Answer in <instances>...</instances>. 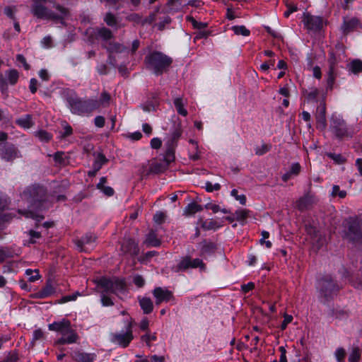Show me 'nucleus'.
Segmentation results:
<instances>
[{
	"label": "nucleus",
	"mask_w": 362,
	"mask_h": 362,
	"mask_svg": "<svg viewBox=\"0 0 362 362\" xmlns=\"http://www.w3.org/2000/svg\"><path fill=\"white\" fill-rule=\"evenodd\" d=\"M173 63V59L159 51L149 52L144 58L146 68L156 76L167 72Z\"/></svg>",
	"instance_id": "1"
},
{
	"label": "nucleus",
	"mask_w": 362,
	"mask_h": 362,
	"mask_svg": "<svg viewBox=\"0 0 362 362\" xmlns=\"http://www.w3.org/2000/svg\"><path fill=\"white\" fill-rule=\"evenodd\" d=\"M41 2L42 1H34V4L31 6L32 13L37 18L51 21H62L69 15L68 9L59 4L54 5V8L59 12V13H55L42 4Z\"/></svg>",
	"instance_id": "2"
},
{
	"label": "nucleus",
	"mask_w": 362,
	"mask_h": 362,
	"mask_svg": "<svg viewBox=\"0 0 362 362\" xmlns=\"http://www.w3.org/2000/svg\"><path fill=\"white\" fill-rule=\"evenodd\" d=\"M69 107L73 114L78 115H89L96 110L98 103L95 99H82L76 94H71L66 98Z\"/></svg>",
	"instance_id": "3"
},
{
	"label": "nucleus",
	"mask_w": 362,
	"mask_h": 362,
	"mask_svg": "<svg viewBox=\"0 0 362 362\" xmlns=\"http://www.w3.org/2000/svg\"><path fill=\"white\" fill-rule=\"evenodd\" d=\"M49 329L62 334V337L57 339L56 344H70L76 343L79 337L76 331L71 328V322L68 320L54 322L49 325Z\"/></svg>",
	"instance_id": "4"
},
{
	"label": "nucleus",
	"mask_w": 362,
	"mask_h": 362,
	"mask_svg": "<svg viewBox=\"0 0 362 362\" xmlns=\"http://www.w3.org/2000/svg\"><path fill=\"white\" fill-rule=\"evenodd\" d=\"M345 48L342 44H337L335 49L329 54V71L327 80V87L332 88L336 77L338 75V64L344 59Z\"/></svg>",
	"instance_id": "5"
},
{
	"label": "nucleus",
	"mask_w": 362,
	"mask_h": 362,
	"mask_svg": "<svg viewBox=\"0 0 362 362\" xmlns=\"http://www.w3.org/2000/svg\"><path fill=\"white\" fill-rule=\"evenodd\" d=\"M97 286L100 290V293H114L115 295L124 293L126 289L124 281L116 277H102L97 281Z\"/></svg>",
	"instance_id": "6"
},
{
	"label": "nucleus",
	"mask_w": 362,
	"mask_h": 362,
	"mask_svg": "<svg viewBox=\"0 0 362 362\" xmlns=\"http://www.w3.org/2000/svg\"><path fill=\"white\" fill-rule=\"evenodd\" d=\"M346 238L352 243L362 240V220L358 218H351L348 221V230L346 233Z\"/></svg>",
	"instance_id": "7"
},
{
	"label": "nucleus",
	"mask_w": 362,
	"mask_h": 362,
	"mask_svg": "<svg viewBox=\"0 0 362 362\" xmlns=\"http://www.w3.org/2000/svg\"><path fill=\"white\" fill-rule=\"evenodd\" d=\"M182 133V130L181 127V124H175L173 132L165 142V146L167 147L165 153H167L169 155L170 160H174L175 159V148L177 146L178 139L180 138Z\"/></svg>",
	"instance_id": "8"
},
{
	"label": "nucleus",
	"mask_w": 362,
	"mask_h": 362,
	"mask_svg": "<svg viewBox=\"0 0 362 362\" xmlns=\"http://www.w3.org/2000/svg\"><path fill=\"white\" fill-rule=\"evenodd\" d=\"M318 284L321 294L326 298L332 296L340 289L339 286L329 275L325 276L319 281Z\"/></svg>",
	"instance_id": "9"
},
{
	"label": "nucleus",
	"mask_w": 362,
	"mask_h": 362,
	"mask_svg": "<svg viewBox=\"0 0 362 362\" xmlns=\"http://www.w3.org/2000/svg\"><path fill=\"white\" fill-rule=\"evenodd\" d=\"M133 338L132 321L129 322L127 325L125 332L111 334V341L122 347L128 346Z\"/></svg>",
	"instance_id": "10"
},
{
	"label": "nucleus",
	"mask_w": 362,
	"mask_h": 362,
	"mask_svg": "<svg viewBox=\"0 0 362 362\" xmlns=\"http://www.w3.org/2000/svg\"><path fill=\"white\" fill-rule=\"evenodd\" d=\"M45 190L42 187H30L25 189L21 194L23 199L30 204V206H35L42 200Z\"/></svg>",
	"instance_id": "11"
},
{
	"label": "nucleus",
	"mask_w": 362,
	"mask_h": 362,
	"mask_svg": "<svg viewBox=\"0 0 362 362\" xmlns=\"http://www.w3.org/2000/svg\"><path fill=\"white\" fill-rule=\"evenodd\" d=\"M331 128L336 136L342 139L344 137L352 136L354 130L346 125V122L341 119H334L332 120Z\"/></svg>",
	"instance_id": "12"
},
{
	"label": "nucleus",
	"mask_w": 362,
	"mask_h": 362,
	"mask_svg": "<svg viewBox=\"0 0 362 362\" xmlns=\"http://www.w3.org/2000/svg\"><path fill=\"white\" fill-rule=\"evenodd\" d=\"M0 157L6 161H13L18 157V151L12 144H4L0 146Z\"/></svg>",
	"instance_id": "13"
},
{
	"label": "nucleus",
	"mask_w": 362,
	"mask_h": 362,
	"mask_svg": "<svg viewBox=\"0 0 362 362\" xmlns=\"http://www.w3.org/2000/svg\"><path fill=\"white\" fill-rule=\"evenodd\" d=\"M303 22L305 27L309 30L317 31L322 28L323 21L321 17L304 13Z\"/></svg>",
	"instance_id": "14"
},
{
	"label": "nucleus",
	"mask_w": 362,
	"mask_h": 362,
	"mask_svg": "<svg viewBox=\"0 0 362 362\" xmlns=\"http://www.w3.org/2000/svg\"><path fill=\"white\" fill-rule=\"evenodd\" d=\"M97 237L91 233H87L81 238L75 240V244L81 252H86L89 248L93 247Z\"/></svg>",
	"instance_id": "15"
},
{
	"label": "nucleus",
	"mask_w": 362,
	"mask_h": 362,
	"mask_svg": "<svg viewBox=\"0 0 362 362\" xmlns=\"http://www.w3.org/2000/svg\"><path fill=\"white\" fill-rule=\"evenodd\" d=\"M153 295L156 298V303L157 305L160 304L163 301L168 302L174 300L172 291L161 287L155 288L153 291Z\"/></svg>",
	"instance_id": "16"
},
{
	"label": "nucleus",
	"mask_w": 362,
	"mask_h": 362,
	"mask_svg": "<svg viewBox=\"0 0 362 362\" xmlns=\"http://www.w3.org/2000/svg\"><path fill=\"white\" fill-rule=\"evenodd\" d=\"M326 106L325 102H321L320 104L317 106L316 110V122H317V128L320 130H324L327 126L326 121Z\"/></svg>",
	"instance_id": "17"
},
{
	"label": "nucleus",
	"mask_w": 362,
	"mask_h": 362,
	"mask_svg": "<svg viewBox=\"0 0 362 362\" xmlns=\"http://www.w3.org/2000/svg\"><path fill=\"white\" fill-rule=\"evenodd\" d=\"M173 160H169V155L165 153L164 159L163 160H156L152 161L150 166V172L153 173H160L164 172L168 167L169 164Z\"/></svg>",
	"instance_id": "18"
},
{
	"label": "nucleus",
	"mask_w": 362,
	"mask_h": 362,
	"mask_svg": "<svg viewBox=\"0 0 362 362\" xmlns=\"http://www.w3.org/2000/svg\"><path fill=\"white\" fill-rule=\"evenodd\" d=\"M6 78H4L2 74H0V86L3 88L7 83L15 85L19 78V73L16 69H10L5 72Z\"/></svg>",
	"instance_id": "19"
},
{
	"label": "nucleus",
	"mask_w": 362,
	"mask_h": 362,
	"mask_svg": "<svg viewBox=\"0 0 362 362\" xmlns=\"http://www.w3.org/2000/svg\"><path fill=\"white\" fill-rule=\"evenodd\" d=\"M121 250L123 253L129 254L132 257L136 256L139 252L138 245L132 239L124 240L121 245Z\"/></svg>",
	"instance_id": "20"
},
{
	"label": "nucleus",
	"mask_w": 362,
	"mask_h": 362,
	"mask_svg": "<svg viewBox=\"0 0 362 362\" xmlns=\"http://www.w3.org/2000/svg\"><path fill=\"white\" fill-rule=\"evenodd\" d=\"M314 203V198L310 194L300 197L296 204V207L300 211L308 209Z\"/></svg>",
	"instance_id": "21"
},
{
	"label": "nucleus",
	"mask_w": 362,
	"mask_h": 362,
	"mask_svg": "<svg viewBox=\"0 0 362 362\" xmlns=\"http://www.w3.org/2000/svg\"><path fill=\"white\" fill-rule=\"evenodd\" d=\"M358 26V21L356 18L344 19L341 30L344 35H347L357 29Z\"/></svg>",
	"instance_id": "22"
},
{
	"label": "nucleus",
	"mask_w": 362,
	"mask_h": 362,
	"mask_svg": "<svg viewBox=\"0 0 362 362\" xmlns=\"http://www.w3.org/2000/svg\"><path fill=\"white\" fill-rule=\"evenodd\" d=\"M139 305L144 314H149L153 310V303L150 298L138 297Z\"/></svg>",
	"instance_id": "23"
},
{
	"label": "nucleus",
	"mask_w": 362,
	"mask_h": 362,
	"mask_svg": "<svg viewBox=\"0 0 362 362\" xmlns=\"http://www.w3.org/2000/svg\"><path fill=\"white\" fill-rule=\"evenodd\" d=\"M300 170L301 167L299 163H292L289 170L282 175V180L284 182H287L291 177L297 176L300 173Z\"/></svg>",
	"instance_id": "24"
},
{
	"label": "nucleus",
	"mask_w": 362,
	"mask_h": 362,
	"mask_svg": "<svg viewBox=\"0 0 362 362\" xmlns=\"http://www.w3.org/2000/svg\"><path fill=\"white\" fill-rule=\"evenodd\" d=\"M74 358L77 362H93L95 355V354L76 351L74 354Z\"/></svg>",
	"instance_id": "25"
},
{
	"label": "nucleus",
	"mask_w": 362,
	"mask_h": 362,
	"mask_svg": "<svg viewBox=\"0 0 362 362\" xmlns=\"http://www.w3.org/2000/svg\"><path fill=\"white\" fill-rule=\"evenodd\" d=\"M54 293V288L49 281L46 283V285L36 293V297L38 298H46Z\"/></svg>",
	"instance_id": "26"
},
{
	"label": "nucleus",
	"mask_w": 362,
	"mask_h": 362,
	"mask_svg": "<svg viewBox=\"0 0 362 362\" xmlns=\"http://www.w3.org/2000/svg\"><path fill=\"white\" fill-rule=\"evenodd\" d=\"M107 51L110 52V59L111 60V54L114 53H122L126 52L127 48L119 43H110L107 47Z\"/></svg>",
	"instance_id": "27"
},
{
	"label": "nucleus",
	"mask_w": 362,
	"mask_h": 362,
	"mask_svg": "<svg viewBox=\"0 0 362 362\" xmlns=\"http://www.w3.org/2000/svg\"><path fill=\"white\" fill-rule=\"evenodd\" d=\"M111 100L110 95L106 92L103 91L102 92L100 100H96V103H98L96 107V110H98L100 107H107L110 105Z\"/></svg>",
	"instance_id": "28"
},
{
	"label": "nucleus",
	"mask_w": 362,
	"mask_h": 362,
	"mask_svg": "<svg viewBox=\"0 0 362 362\" xmlns=\"http://www.w3.org/2000/svg\"><path fill=\"white\" fill-rule=\"evenodd\" d=\"M190 257L186 256L183 257L177 265L173 268V270L175 272H180L181 271H185L189 268H190Z\"/></svg>",
	"instance_id": "29"
},
{
	"label": "nucleus",
	"mask_w": 362,
	"mask_h": 362,
	"mask_svg": "<svg viewBox=\"0 0 362 362\" xmlns=\"http://www.w3.org/2000/svg\"><path fill=\"white\" fill-rule=\"evenodd\" d=\"M202 210H203V208L201 205H199L195 202H192V203L189 204L185 208L184 214L186 216H192V215L196 214L197 212L201 211Z\"/></svg>",
	"instance_id": "30"
},
{
	"label": "nucleus",
	"mask_w": 362,
	"mask_h": 362,
	"mask_svg": "<svg viewBox=\"0 0 362 362\" xmlns=\"http://www.w3.org/2000/svg\"><path fill=\"white\" fill-rule=\"evenodd\" d=\"M201 245L202 247L200 252L202 255L214 253L216 248L214 243L206 240L202 242Z\"/></svg>",
	"instance_id": "31"
},
{
	"label": "nucleus",
	"mask_w": 362,
	"mask_h": 362,
	"mask_svg": "<svg viewBox=\"0 0 362 362\" xmlns=\"http://www.w3.org/2000/svg\"><path fill=\"white\" fill-rule=\"evenodd\" d=\"M146 243L153 247H158L161 244V241L157 238L156 233L153 230H151L146 239Z\"/></svg>",
	"instance_id": "32"
},
{
	"label": "nucleus",
	"mask_w": 362,
	"mask_h": 362,
	"mask_svg": "<svg viewBox=\"0 0 362 362\" xmlns=\"http://www.w3.org/2000/svg\"><path fill=\"white\" fill-rule=\"evenodd\" d=\"M16 123L25 129H29L33 124L31 116L29 115H26L25 116L16 119Z\"/></svg>",
	"instance_id": "33"
},
{
	"label": "nucleus",
	"mask_w": 362,
	"mask_h": 362,
	"mask_svg": "<svg viewBox=\"0 0 362 362\" xmlns=\"http://www.w3.org/2000/svg\"><path fill=\"white\" fill-rule=\"evenodd\" d=\"M303 95L305 99L310 101H314L319 95V90L316 88H311L309 90H303Z\"/></svg>",
	"instance_id": "34"
},
{
	"label": "nucleus",
	"mask_w": 362,
	"mask_h": 362,
	"mask_svg": "<svg viewBox=\"0 0 362 362\" xmlns=\"http://www.w3.org/2000/svg\"><path fill=\"white\" fill-rule=\"evenodd\" d=\"M201 226L202 228L205 230H214L221 226V225L214 220H207V221H202L201 220Z\"/></svg>",
	"instance_id": "35"
},
{
	"label": "nucleus",
	"mask_w": 362,
	"mask_h": 362,
	"mask_svg": "<svg viewBox=\"0 0 362 362\" xmlns=\"http://www.w3.org/2000/svg\"><path fill=\"white\" fill-rule=\"evenodd\" d=\"M153 100L147 101L145 104L142 105L141 107L145 112H151L156 110V107L158 106V101L156 96L153 97Z\"/></svg>",
	"instance_id": "36"
},
{
	"label": "nucleus",
	"mask_w": 362,
	"mask_h": 362,
	"mask_svg": "<svg viewBox=\"0 0 362 362\" xmlns=\"http://www.w3.org/2000/svg\"><path fill=\"white\" fill-rule=\"evenodd\" d=\"M174 105L178 114L185 117L187 115V111L184 107L182 99L181 98H177L174 100Z\"/></svg>",
	"instance_id": "37"
},
{
	"label": "nucleus",
	"mask_w": 362,
	"mask_h": 362,
	"mask_svg": "<svg viewBox=\"0 0 362 362\" xmlns=\"http://www.w3.org/2000/svg\"><path fill=\"white\" fill-rule=\"evenodd\" d=\"M349 70L354 74L362 72V61L360 59H354L349 64Z\"/></svg>",
	"instance_id": "38"
},
{
	"label": "nucleus",
	"mask_w": 362,
	"mask_h": 362,
	"mask_svg": "<svg viewBox=\"0 0 362 362\" xmlns=\"http://www.w3.org/2000/svg\"><path fill=\"white\" fill-rule=\"evenodd\" d=\"M107 160L103 154H98L95 161L93 164V168L95 170V172L100 170V169L107 162Z\"/></svg>",
	"instance_id": "39"
},
{
	"label": "nucleus",
	"mask_w": 362,
	"mask_h": 362,
	"mask_svg": "<svg viewBox=\"0 0 362 362\" xmlns=\"http://www.w3.org/2000/svg\"><path fill=\"white\" fill-rule=\"evenodd\" d=\"M158 20L160 21L157 24H156V26H157L158 30H164L165 28V25L170 24L171 22L170 18L165 13L163 14L162 16H160L158 18Z\"/></svg>",
	"instance_id": "40"
},
{
	"label": "nucleus",
	"mask_w": 362,
	"mask_h": 362,
	"mask_svg": "<svg viewBox=\"0 0 362 362\" xmlns=\"http://www.w3.org/2000/svg\"><path fill=\"white\" fill-rule=\"evenodd\" d=\"M35 135L42 142H48L52 138V135L45 130H39L35 132Z\"/></svg>",
	"instance_id": "41"
},
{
	"label": "nucleus",
	"mask_w": 362,
	"mask_h": 362,
	"mask_svg": "<svg viewBox=\"0 0 362 362\" xmlns=\"http://www.w3.org/2000/svg\"><path fill=\"white\" fill-rule=\"evenodd\" d=\"M18 211L20 214L23 215L25 217L31 218L33 219L36 220L37 221H40L41 220H42L44 218V216H40V215H37L30 210L19 209Z\"/></svg>",
	"instance_id": "42"
},
{
	"label": "nucleus",
	"mask_w": 362,
	"mask_h": 362,
	"mask_svg": "<svg viewBox=\"0 0 362 362\" xmlns=\"http://www.w3.org/2000/svg\"><path fill=\"white\" fill-rule=\"evenodd\" d=\"M25 274L28 276V280L30 282H34L40 278L38 269L33 270L30 269H28L25 270Z\"/></svg>",
	"instance_id": "43"
},
{
	"label": "nucleus",
	"mask_w": 362,
	"mask_h": 362,
	"mask_svg": "<svg viewBox=\"0 0 362 362\" xmlns=\"http://www.w3.org/2000/svg\"><path fill=\"white\" fill-rule=\"evenodd\" d=\"M361 356L360 349L358 347H354L349 356V361L358 362L361 358Z\"/></svg>",
	"instance_id": "44"
},
{
	"label": "nucleus",
	"mask_w": 362,
	"mask_h": 362,
	"mask_svg": "<svg viewBox=\"0 0 362 362\" xmlns=\"http://www.w3.org/2000/svg\"><path fill=\"white\" fill-rule=\"evenodd\" d=\"M190 268H200L201 270L204 271L206 269V265L203 261L199 258L192 259L190 257Z\"/></svg>",
	"instance_id": "45"
},
{
	"label": "nucleus",
	"mask_w": 362,
	"mask_h": 362,
	"mask_svg": "<svg viewBox=\"0 0 362 362\" xmlns=\"http://www.w3.org/2000/svg\"><path fill=\"white\" fill-rule=\"evenodd\" d=\"M232 30L236 35H241L243 36H248L250 33V30L244 25H235L232 27Z\"/></svg>",
	"instance_id": "46"
},
{
	"label": "nucleus",
	"mask_w": 362,
	"mask_h": 362,
	"mask_svg": "<svg viewBox=\"0 0 362 362\" xmlns=\"http://www.w3.org/2000/svg\"><path fill=\"white\" fill-rule=\"evenodd\" d=\"M98 35L104 40H110L112 37V31L106 28H103L99 30Z\"/></svg>",
	"instance_id": "47"
},
{
	"label": "nucleus",
	"mask_w": 362,
	"mask_h": 362,
	"mask_svg": "<svg viewBox=\"0 0 362 362\" xmlns=\"http://www.w3.org/2000/svg\"><path fill=\"white\" fill-rule=\"evenodd\" d=\"M159 8H156V11L151 13L149 14V16L148 17H146L144 20H143L142 21V24H146V23H148V24H151L152 23H153L154 21H156V20H158V18H156V16L159 13Z\"/></svg>",
	"instance_id": "48"
},
{
	"label": "nucleus",
	"mask_w": 362,
	"mask_h": 362,
	"mask_svg": "<svg viewBox=\"0 0 362 362\" xmlns=\"http://www.w3.org/2000/svg\"><path fill=\"white\" fill-rule=\"evenodd\" d=\"M101 303L103 306H111L114 305L112 298L108 296L109 293H100Z\"/></svg>",
	"instance_id": "49"
},
{
	"label": "nucleus",
	"mask_w": 362,
	"mask_h": 362,
	"mask_svg": "<svg viewBox=\"0 0 362 362\" xmlns=\"http://www.w3.org/2000/svg\"><path fill=\"white\" fill-rule=\"evenodd\" d=\"M104 21L109 26H114L117 24L116 17L111 13H106Z\"/></svg>",
	"instance_id": "50"
},
{
	"label": "nucleus",
	"mask_w": 362,
	"mask_h": 362,
	"mask_svg": "<svg viewBox=\"0 0 362 362\" xmlns=\"http://www.w3.org/2000/svg\"><path fill=\"white\" fill-rule=\"evenodd\" d=\"M11 257L12 252L8 248H0V263H2L6 259Z\"/></svg>",
	"instance_id": "51"
},
{
	"label": "nucleus",
	"mask_w": 362,
	"mask_h": 362,
	"mask_svg": "<svg viewBox=\"0 0 362 362\" xmlns=\"http://www.w3.org/2000/svg\"><path fill=\"white\" fill-rule=\"evenodd\" d=\"M249 211L246 209H240L235 211V218L238 221H244L248 216Z\"/></svg>",
	"instance_id": "52"
},
{
	"label": "nucleus",
	"mask_w": 362,
	"mask_h": 362,
	"mask_svg": "<svg viewBox=\"0 0 362 362\" xmlns=\"http://www.w3.org/2000/svg\"><path fill=\"white\" fill-rule=\"evenodd\" d=\"M187 20L192 23L194 28L198 29L205 28L206 27V24L202 22L197 21L193 17L187 16Z\"/></svg>",
	"instance_id": "53"
},
{
	"label": "nucleus",
	"mask_w": 362,
	"mask_h": 362,
	"mask_svg": "<svg viewBox=\"0 0 362 362\" xmlns=\"http://www.w3.org/2000/svg\"><path fill=\"white\" fill-rule=\"evenodd\" d=\"M271 146L267 144H262L261 146H257L255 148V153L258 156L264 155L270 150Z\"/></svg>",
	"instance_id": "54"
},
{
	"label": "nucleus",
	"mask_w": 362,
	"mask_h": 362,
	"mask_svg": "<svg viewBox=\"0 0 362 362\" xmlns=\"http://www.w3.org/2000/svg\"><path fill=\"white\" fill-rule=\"evenodd\" d=\"M327 155L338 164L344 163L345 162V158L341 154L328 153Z\"/></svg>",
	"instance_id": "55"
},
{
	"label": "nucleus",
	"mask_w": 362,
	"mask_h": 362,
	"mask_svg": "<svg viewBox=\"0 0 362 362\" xmlns=\"http://www.w3.org/2000/svg\"><path fill=\"white\" fill-rule=\"evenodd\" d=\"M332 194L333 197L339 196L340 198H344L346 196V192L344 190H340L338 185H334L332 188Z\"/></svg>",
	"instance_id": "56"
},
{
	"label": "nucleus",
	"mask_w": 362,
	"mask_h": 362,
	"mask_svg": "<svg viewBox=\"0 0 362 362\" xmlns=\"http://www.w3.org/2000/svg\"><path fill=\"white\" fill-rule=\"evenodd\" d=\"M231 195L235 197V199L240 202L242 205H245L246 203V197L244 194L238 195V190L234 189L231 191Z\"/></svg>",
	"instance_id": "57"
},
{
	"label": "nucleus",
	"mask_w": 362,
	"mask_h": 362,
	"mask_svg": "<svg viewBox=\"0 0 362 362\" xmlns=\"http://www.w3.org/2000/svg\"><path fill=\"white\" fill-rule=\"evenodd\" d=\"M80 293L78 292H76L72 295H68L63 296L60 300L59 303H64L71 300H75L78 296H79Z\"/></svg>",
	"instance_id": "58"
},
{
	"label": "nucleus",
	"mask_w": 362,
	"mask_h": 362,
	"mask_svg": "<svg viewBox=\"0 0 362 362\" xmlns=\"http://www.w3.org/2000/svg\"><path fill=\"white\" fill-rule=\"evenodd\" d=\"M16 60L22 64L23 68L25 69V70H29L30 66V65L28 64L27 61H26V59L25 58V57L22 54H17L16 55Z\"/></svg>",
	"instance_id": "59"
},
{
	"label": "nucleus",
	"mask_w": 362,
	"mask_h": 362,
	"mask_svg": "<svg viewBox=\"0 0 362 362\" xmlns=\"http://www.w3.org/2000/svg\"><path fill=\"white\" fill-rule=\"evenodd\" d=\"M156 339V336L155 334L146 333L141 337V340L145 341L148 346H150L151 341H155Z\"/></svg>",
	"instance_id": "60"
},
{
	"label": "nucleus",
	"mask_w": 362,
	"mask_h": 362,
	"mask_svg": "<svg viewBox=\"0 0 362 362\" xmlns=\"http://www.w3.org/2000/svg\"><path fill=\"white\" fill-rule=\"evenodd\" d=\"M133 282L138 288H141L145 284L144 279L140 275H136L134 276Z\"/></svg>",
	"instance_id": "61"
},
{
	"label": "nucleus",
	"mask_w": 362,
	"mask_h": 362,
	"mask_svg": "<svg viewBox=\"0 0 362 362\" xmlns=\"http://www.w3.org/2000/svg\"><path fill=\"white\" fill-rule=\"evenodd\" d=\"M346 356V351L343 348H338L335 351V356L338 361H344Z\"/></svg>",
	"instance_id": "62"
},
{
	"label": "nucleus",
	"mask_w": 362,
	"mask_h": 362,
	"mask_svg": "<svg viewBox=\"0 0 362 362\" xmlns=\"http://www.w3.org/2000/svg\"><path fill=\"white\" fill-rule=\"evenodd\" d=\"M18 360V354L15 352H9L4 358V362H16Z\"/></svg>",
	"instance_id": "63"
},
{
	"label": "nucleus",
	"mask_w": 362,
	"mask_h": 362,
	"mask_svg": "<svg viewBox=\"0 0 362 362\" xmlns=\"http://www.w3.org/2000/svg\"><path fill=\"white\" fill-rule=\"evenodd\" d=\"M165 214L163 213V212H157L154 216H153V221L156 223H158V224H160L162 223L165 218Z\"/></svg>",
	"instance_id": "64"
}]
</instances>
